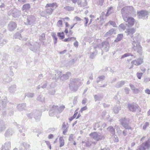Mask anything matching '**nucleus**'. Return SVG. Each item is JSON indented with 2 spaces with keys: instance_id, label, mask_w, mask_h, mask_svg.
<instances>
[{
  "instance_id": "48",
  "label": "nucleus",
  "mask_w": 150,
  "mask_h": 150,
  "mask_svg": "<svg viewBox=\"0 0 150 150\" xmlns=\"http://www.w3.org/2000/svg\"><path fill=\"white\" fill-rule=\"evenodd\" d=\"M56 112V109H54L53 108V106H52V109L51 110L49 111V115L51 116H52L54 115V112Z\"/></svg>"
},
{
  "instance_id": "60",
  "label": "nucleus",
  "mask_w": 150,
  "mask_h": 150,
  "mask_svg": "<svg viewBox=\"0 0 150 150\" xmlns=\"http://www.w3.org/2000/svg\"><path fill=\"white\" fill-rule=\"evenodd\" d=\"M149 123L148 122H146L144 125L143 126V128L145 130L146 129V127L149 126Z\"/></svg>"
},
{
  "instance_id": "52",
  "label": "nucleus",
  "mask_w": 150,
  "mask_h": 150,
  "mask_svg": "<svg viewBox=\"0 0 150 150\" xmlns=\"http://www.w3.org/2000/svg\"><path fill=\"white\" fill-rule=\"evenodd\" d=\"M97 52L96 51L92 52V53L90 55V57L91 59H93L97 54Z\"/></svg>"
},
{
  "instance_id": "9",
  "label": "nucleus",
  "mask_w": 150,
  "mask_h": 150,
  "mask_svg": "<svg viewBox=\"0 0 150 150\" xmlns=\"http://www.w3.org/2000/svg\"><path fill=\"white\" fill-rule=\"evenodd\" d=\"M8 14L9 15H11L13 17L16 18L20 16L21 14V11L19 10L14 8L10 10Z\"/></svg>"
},
{
  "instance_id": "13",
  "label": "nucleus",
  "mask_w": 150,
  "mask_h": 150,
  "mask_svg": "<svg viewBox=\"0 0 150 150\" xmlns=\"http://www.w3.org/2000/svg\"><path fill=\"white\" fill-rule=\"evenodd\" d=\"M35 114L34 118L37 121L39 120V119L41 117L42 114L38 110L36 111L34 113H31L28 115V117L30 118H32L33 117V115Z\"/></svg>"
},
{
  "instance_id": "37",
  "label": "nucleus",
  "mask_w": 150,
  "mask_h": 150,
  "mask_svg": "<svg viewBox=\"0 0 150 150\" xmlns=\"http://www.w3.org/2000/svg\"><path fill=\"white\" fill-rule=\"evenodd\" d=\"M82 143L83 144L86 145L87 147H89L91 145V141L88 140L87 141H86L84 142H83Z\"/></svg>"
},
{
  "instance_id": "22",
  "label": "nucleus",
  "mask_w": 150,
  "mask_h": 150,
  "mask_svg": "<svg viewBox=\"0 0 150 150\" xmlns=\"http://www.w3.org/2000/svg\"><path fill=\"white\" fill-rule=\"evenodd\" d=\"M26 107V104L23 103L22 104H18L17 107V109L19 111H21L25 109Z\"/></svg>"
},
{
  "instance_id": "43",
  "label": "nucleus",
  "mask_w": 150,
  "mask_h": 150,
  "mask_svg": "<svg viewBox=\"0 0 150 150\" xmlns=\"http://www.w3.org/2000/svg\"><path fill=\"white\" fill-rule=\"evenodd\" d=\"M113 8L110 7L108 10L107 12L105 14L106 16H108L113 12Z\"/></svg>"
},
{
  "instance_id": "39",
  "label": "nucleus",
  "mask_w": 150,
  "mask_h": 150,
  "mask_svg": "<svg viewBox=\"0 0 150 150\" xmlns=\"http://www.w3.org/2000/svg\"><path fill=\"white\" fill-rule=\"evenodd\" d=\"M13 38L18 39L20 40H21L22 38L21 36V34L19 33H17L15 34L13 36Z\"/></svg>"
},
{
  "instance_id": "50",
  "label": "nucleus",
  "mask_w": 150,
  "mask_h": 150,
  "mask_svg": "<svg viewBox=\"0 0 150 150\" xmlns=\"http://www.w3.org/2000/svg\"><path fill=\"white\" fill-rule=\"evenodd\" d=\"M57 35L60 38V39H63L64 38V34L63 32H62V33H58Z\"/></svg>"
},
{
  "instance_id": "33",
  "label": "nucleus",
  "mask_w": 150,
  "mask_h": 150,
  "mask_svg": "<svg viewBox=\"0 0 150 150\" xmlns=\"http://www.w3.org/2000/svg\"><path fill=\"white\" fill-rule=\"evenodd\" d=\"M51 36L52 37L54 43V44H55L57 43V37L56 34L55 33L52 32L51 33Z\"/></svg>"
},
{
  "instance_id": "12",
  "label": "nucleus",
  "mask_w": 150,
  "mask_h": 150,
  "mask_svg": "<svg viewBox=\"0 0 150 150\" xmlns=\"http://www.w3.org/2000/svg\"><path fill=\"white\" fill-rule=\"evenodd\" d=\"M133 11V7L131 6H126L122 8L121 11V12L123 16V14L124 13L126 14L127 15L126 13H128V16H129V14L132 13V12Z\"/></svg>"
},
{
  "instance_id": "45",
  "label": "nucleus",
  "mask_w": 150,
  "mask_h": 150,
  "mask_svg": "<svg viewBox=\"0 0 150 150\" xmlns=\"http://www.w3.org/2000/svg\"><path fill=\"white\" fill-rule=\"evenodd\" d=\"M54 6H56V7L57 6V3H53L52 4H47L46 6V7H51L53 8Z\"/></svg>"
},
{
  "instance_id": "59",
  "label": "nucleus",
  "mask_w": 150,
  "mask_h": 150,
  "mask_svg": "<svg viewBox=\"0 0 150 150\" xmlns=\"http://www.w3.org/2000/svg\"><path fill=\"white\" fill-rule=\"evenodd\" d=\"M143 74L142 73H137V76L139 79H141V77L143 75Z\"/></svg>"
},
{
  "instance_id": "6",
  "label": "nucleus",
  "mask_w": 150,
  "mask_h": 150,
  "mask_svg": "<svg viewBox=\"0 0 150 150\" xmlns=\"http://www.w3.org/2000/svg\"><path fill=\"white\" fill-rule=\"evenodd\" d=\"M127 15L126 14L123 13L122 17L124 21L126 22H127L129 25L130 26L133 25L134 22V19L132 17H129L128 16L127 13H126Z\"/></svg>"
},
{
  "instance_id": "28",
  "label": "nucleus",
  "mask_w": 150,
  "mask_h": 150,
  "mask_svg": "<svg viewBox=\"0 0 150 150\" xmlns=\"http://www.w3.org/2000/svg\"><path fill=\"white\" fill-rule=\"evenodd\" d=\"M114 29L112 28L107 32L104 35L105 37H108L111 35L115 31Z\"/></svg>"
},
{
  "instance_id": "16",
  "label": "nucleus",
  "mask_w": 150,
  "mask_h": 150,
  "mask_svg": "<svg viewBox=\"0 0 150 150\" xmlns=\"http://www.w3.org/2000/svg\"><path fill=\"white\" fill-rule=\"evenodd\" d=\"M29 45L30 49L34 52H36L39 48V47L38 46V44L37 42H35L32 44L30 43Z\"/></svg>"
},
{
  "instance_id": "42",
  "label": "nucleus",
  "mask_w": 150,
  "mask_h": 150,
  "mask_svg": "<svg viewBox=\"0 0 150 150\" xmlns=\"http://www.w3.org/2000/svg\"><path fill=\"white\" fill-rule=\"evenodd\" d=\"M2 105L3 107H4L6 106V104L7 101V99L6 97H5L1 100Z\"/></svg>"
},
{
  "instance_id": "20",
  "label": "nucleus",
  "mask_w": 150,
  "mask_h": 150,
  "mask_svg": "<svg viewBox=\"0 0 150 150\" xmlns=\"http://www.w3.org/2000/svg\"><path fill=\"white\" fill-rule=\"evenodd\" d=\"M138 106L137 105H134L133 104H128V108L129 110L133 112H135Z\"/></svg>"
},
{
  "instance_id": "46",
  "label": "nucleus",
  "mask_w": 150,
  "mask_h": 150,
  "mask_svg": "<svg viewBox=\"0 0 150 150\" xmlns=\"http://www.w3.org/2000/svg\"><path fill=\"white\" fill-rule=\"evenodd\" d=\"M64 8L66 10L68 11H73L74 10V8L73 7L67 6L64 7Z\"/></svg>"
},
{
  "instance_id": "25",
  "label": "nucleus",
  "mask_w": 150,
  "mask_h": 150,
  "mask_svg": "<svg viewBox=\"0 0 150 150\" xmlns=\"http://www.w3.org/2000/svg\"><path fill=\"white\" fill-rule=\"evenodd\" d=\"M16 86L13 85L9 88L8 91L10 93H13L16 91Z\"/></svg>"
},
{
  "instance_id": "47",
  "label": "nucleus",
  "mask_w": 150,
  "mask_h": 150,
  "mask_svg": "<svg viewBox=\"0 0 150 150\" xmlns=\"http://www.w3.org/2000/svg\"><path fill=\"white\" fill-rule=\"evenodd\" d=\"M35 96V94L32 93H28L25 94V96L28 98H33Z\"/></svg>"
},
{
  "instance_id": "61",
  "label": "nucleus",
  "mask_w": 150,
  "mask_h": 150,
  "mask_svg": "<svg viewBox=\"0 0 150 150\" xmlns=\"http://www.w3.org/2000/svg\"><path fill=\"white\" fill-rule=\"evenodd\" d=\"M97 3L100 5L101 6L103 5L104 0H97Z\"/></svg>"
},
{
  "instance_id": "24",
  "label": "nucleus",
  "mask_w": 150,
  "mask_h": 150,
  "mask_svg": "<svg viewBox=\"0 0 150 150\" xmlns=\"http://www.w3.org/2000/svg\"><path fill=\"white\" fill-rule=\"evenodd\" d=\"M128 26L127 24L123 23L119 25L118 28L120 30L122 31L126 29Z\"/></svg>"
},
{
  "instance_id": "62",
  "label": "nucleus",
  "mask_w": 150,
  "mask_h": 150,
  "mask_svg": "<svg viewBox=\"0 0 150 150\" xmlns=\"http://www.w3.org/2000/svg\"><path fill=\"white\" fill-rule=\"evenodd\" d=\"M62 24V21L61 20H59L57 22V25L58 27L61 26Z\"/></svg>"
},
{
  "instance_id": "54",
  "label": "nucleus",
  "mask_w": 150,
  "mask_h": 150,
  "mask_svg": "<svg viewBox=\"0 0 150 150\" xmlns=\"http://www.w3.org/2000/svg\"><path fill=\"white\" fill-rule=\"evenodd\" d=\"M47 84V82L46 81H44L42 83V85L41 88H46Z\"/></svg>"
},
{
  "instance_id": "58",
  "label": "nucleus",
  "mask_w": 150,
  "mask_h": 150,
  "mask_svg": "<svg viewBox=\"0 0 150 150\" xmlns=\"http://www.w3.org/2000/svg\"><path fill=\"white\" fill-rule=\"evenodd\" d=\"M112 135L113 136V140L115 142H118L119 140H118V138H117V136L116 135H115V134L114 135Z\"/></svg>"
},
{
  "instance_id": "63",
  "label": "nucleus",
  "mask_w": 150,
  "mask_h": 150,
  "mask_svg": "<svg viewBox=\"0 0 150 150\" xmlns=\"http://www.w3.org/2000/svg\"><path fill=\"white\" fill-rule=\"evenodd\" d=\"M87 109V108L86 106H85L83 107L80 110V112H82L83 111L86 110Z\"/></svg>"
},
{
  "instance_id": "8",
  "label": "nucleus",
  "mask_w": 150,
  "mask_h": 150,
  "mask_svg": "<svg viewBox=\"0 0 150 150\" xmlns=\"http://www.w3.org/2000/svg\"><path fill=\"white\" fill-rule=\"evenodd\" d=\"M98 47L101 49L102 51L108 52L109 49L110 45L108 42L107 41L103 42L101 44L97 46Z\"/></svg>"
},
{
  "instance_id": "19",
  "label": "nucleus",
  "mask_w": 150,
  "mask_h": 150,
  "mask_svg": "<svg viewBox=\"0 0 150 150\" xmlns=\"http://www.w3.org/2000/svg\"><path fill=\"white\" fill-rule=\"evenodd\" d=\"M15 106V105L13 103H9L8 104V112H10V115H13V108Z\"/></svg>"
},
{
  "instance_id": "41",
  "label": "nucleus",
  "mask_w": 150,
  "mask_h": 150,
  "mask_svg": "<svg viewBox=\"0 0 150 150\" xmlns=\"http://www.w3.org/2000/svg\"><path fill=\"white\" fill-rule=\"evenodd\" d=\"M46 13H47V15H51L53 11V9L52 8H48L45 10Z\"/></svg>"
},
{
  "instance_id": "51",
  "label": "nucleus",
  "mask_w": 150,
  "mask_h": 150,
  "mask_svg": "<svg viewBox=\"0 0 150 150\" xmlns=\"http://www.w3.org/2000/svg\"><path fill=\"white\" fill-rule=\"evenodd\" d=\"M94 98L95 101H96L97 100H100L103 98V97L100 96H98L95 95L94 96Z\"/></svg>"
},
{
  "instance_id": "57",
  "label": "nucleus",
  "mask_w": 150,
  "mask_h": 150,
  "mask_svg": "<svg viewBox=\"0 0 150 150\" xmlns=\"http://www.w3.org/2000/svg\"><path fill=\"white\" fill-rule=\"evenodd\" d=\"M37 100L40 101L41 102H42L44 101V99L42 97V96L41 95H40L37 98Z\"/></svg>"
},
{
  "instance_id": "15",
  "label": "nucleus",
  "mask_w": 150,
  "mask_h": 150,
  "mask_svg": "<svg viewBox=\"0 0 150 150\" xmlns=\"http://www.w3.org/2000/svg\"><path fill=\"white\" fill-rule=\"evenodd\" d=\"M17 27V24L13 21L10 22L8 24V29L10 31H12L15 30Z\"/></svg>"
},
{
  "instance_id": "40",
  "label": "nucleus",
  "mask_w": 150,
  "mask_h": 150,
  "mask_svg": "<svg viewBox=\"0 0 150 150\" xmlns=\"http://www.w3.org/2000/svg\"><path fill=\"white\" fill-rule=\"evenodd\" d=\"M30 8V5L29 4H27L24 5L23 6L22 9L24 11L25 10L28 9Z\"/></svg>"
},
{
  "instance_id": "17",
  "label": "nucleus",
  "mask_w": 150,
  "mask_h": 150,
  "mask_svg": "<svg viewBox=\"0 0 150 150\" xmlns=\"http://www.w3.org/2000/svg\"><path fill=\"white\" fill-rule=\"evenodd\" d=\"M14 130L11 128L8 129L6 131L5 134V136L6 137L8 138L12 136L14 133Z\"/></svg>"
},
{
  "instance_id": "30",
  "label": "nucleus",
  "mask_w": 150,
  "mask_h": 150,
  "mask_svg": "<svg viewBox=\"0 0 150 150\" xmlns=\"http://www.w3.org/2000/svg\"><path fill=\"white\" fill-rule=\"evenodd\" d=\"M126 83L125 81H122L118 82L115 85V87L117 88H119L122 87Z\"/></svg>"
},
{
  "instance_id": "5",
  "label": "nucleus",
  "mask_w": 150,
  "mask_h": 150,
  "mask_svg": "<svg viewBox=\"0 0 150 150\" xmlns=\"http://www.w3.org/2000/svg\"><path fill=\"white\" fill-rule=\"evenodd\" d=\"M36 19L35 17L34 16H28L24 20V23L26 25H31L35 22Z\"/></svg>"
},
{
  "instance_id": "38",
  "label": "nucleus",
  "mask_w": 150,
  "mask_h": 150,
  "mask_svg": "<svg viewBox=\"0 0 150 150\" xmlns=\"http://www.w3.org/2000/svg\"><path fill=\"white\" fill-rule=\"evenodd\" d=\"M129 56H134V58H135L136 57V56H134L131 53H126L125 54H123V55H122L121 57V59H122L125 57H127Z\"/></svg>"
},
{
  "instance_id": "27",
  "label": "nucleus",
  "mask_w": 150,
  "mask_h": 150,
  "mask_svg": "<svg viewBox=\"0 0 150 150\" xmlns=\"http://www.w3.org/2000/svg\"><path fill=\"white\" fill-rule=\"evenodd\" d=\"M120 110V106L119 105H116L114 107L113 109V111L115 113L117 114Z\"/></svg>"
},
{
  "instance_id": "34",
  "label": "nucleus",
  "mask_w": 150,
  "mask_h": 150,
  "mask_svg": "<svg viewBox=\"0 0 150 150\" xmlns=\"http://www.w3.org/2000/svg\"><path fill=\"white\" fill-rule=\"evenodd\" d=\"M2 35L0 34V47L6 43L7 42V40L5 39H2L1 36Z\"/></svg>"
},
{
  "instance_id": "2",
  "label": "nucleus",
  "mask_w": 150,
  "mask_h": 150,
  "mask_svg": "<svg viewBox=\"0 0 150 150\" xmlns=\"http://www.w3.org/2000/svg\"><path fill=\"white\" fill-rule=\"evenodd\" d=\"M82 84L81 80L79 79H71L70 80L69 87L71 91L75 92Z\"/></svg>"
},
{
  "instance_id": "7",
  "label": "nucleus",
  "mask_w": 150,
  "mask_h": 150,
  "mask_svg": "<svg viewBox=\"0 0 150 150\" xmlns=\"http://www.w3.org/2000/svg\"><path fill=\"white\" fill-rule=\"evenodd\" d=\"M121 123L122 125L125 128V129L132 130V128L128 125V123L129 122L128 119H126L125 117L122 118L119 120Z\"/></svg>"
},
{
  "instance_id": "1",
  "label": "nucleus",
  "mask_w": 150,
  "mask_h": 150,
  "mask_svg": "<svg viewBox=\"0 0 150 150\" xmlns=\"http://www.w3.org/2000/svg\"><path fill=\"white\" fill-rule=\"evenodd\" d=\"M131 38L132 49L134 51H137L139 54H142V47L139 42L140 40L139 34L137 33L134 35L132 36Z\"/></svg>"
},
{
  "instance_id": "53",
  "label": "nucleus",
  "mask_w": 150,
  "mask_h": 150,
  "mask_svg": "<svg viewBox=\"0 0 150 150\" xmlns=\"http://www.w3.org/2000/svg\"><path fill=\"white\" fill-rule=\"evenodd\" d=\"M74 138L75 137L74 134H71L70 135L68 140L69 141H72L74 140Z\"/></svg>"
},
{
  "instance_id": "11",
  "label": "nucleus",
  "mask_w": 150,
  "mask_h": 150,
  "mask_svg": "<svg viewBox=\"0 0 150 150\" xmlns=\"http://www.w3.org/2000/svg\"><path fill=\"white\" fill-rule=\"evenodd\" d=\"M150 147V139L142 144V145L137 149V150H145L148 149Z\"/></svg>"
},
{
  "instance_id": "36",
  "label": "nucleus",
  "mask_w": 150,
  "mask_h": 150,
  "mask_svg": "<svg viewBox=\"0 0 150 150\" xmlns=\"http://www.w3.org/2000/svg\"><path fill=\"white\" fill-rule=\"evenodd\" d=\"M107 129L110 132L112 135H114L115 134V129L112 126H110L107 128Z\"/></svg>"
},
{
  "instance_id": "23",
  "label": "nucleus",
  "mask_w": 150,
  "mask_h": 150,
  "mask_svg": "<svg viewBox=\"0 0 150 150\" xmlns=\"http://www.w3.org/2000/svg\"><path fill=\"white\" fill-rule=\"evenodd\" d=\"M65 108L64 106L62 105L60 107H58V106H53V108L56 109V112L58 111L59 112H61Z\"/></svg>"
},
{
  "instance_id": "44",
  "label": "nucleus",
  "mask_w": 150,
  "mask_h": 150,
  "mask_svg": "<svg viewBox=\"0 0 150 150\" xmlns=\"http://www.w3.org/2000/svg\"><path fill=\"white\" fill-rule=\"evenodd\" d=\"M105 76L104 75L100 76L98 77L96 82L97 83H99L100 81H102L104 79Z\"/></svg>"
},
{
  "instance_id": "4",
  "label": "nucleus",
  "mask_w": 150,
  "mask_h": 150,
  "mask_svg": "<svg viewBox=\"0 0 150 150\" xmlns=\"http://www.w3.org/2000/svg\"><path fill=\"white\" fill-rule=\"evenodd\" d=\"M90 136L96 141L102 140L104 138V135L103 134L96 132L91 133Z\"/></svg>"
},
{
  "instance_id": "29",
  "label": "nucleus",
  "mask_w": 150,
  "mask_h": 150,
  "mask_svg": "<svg viewBox=\"0 0 150 150\" xmlns=\"http://www.w3.org/2000/svg\"><path fill=\"white\" fill-rule=\"evenodd\" d=\"M6 127L4 122L2 120H0V132L4 130Z\"/></svg>"
},
{
  "instance_id": "64",
  "label": "nucleus",
  "mask_w": 150,
  "mask_h": 150,
  "mask_svg": "<svg viewBox=\"0 0 150 150\" xmlns=\"http://www.w3.org/2000/svg\"><path fill=\"white\" fill-rule=\"evenodd\" d=\"M47 15V13H46L45 10L42 11L41 13V16L43 17Z\"/></svg>"
},
{
  "instance_id": "18",
  "label": "nucleus",
  "mask_w": 150,
  "mask_h": 150,
  "mask_svg": "<svg viewBox=\"0 0 150 150\" xmlns=\"http://www.w3.org/2000/svg\"><path fill=\"white\" fill-rule=\"evenodd\" d=\"M11 148V142H5L2 146L1 150H10Z\"/></svg>"
},
{
  "instance_id": "55",
  "label": "nucleus",
  "mask_w": 150,
  "mask_h": 150,
  "mask_svg": "<svg viewBox=\"0 0 150 150\" xmlns=\"http://www.w3.org/2000/svg\"><path fill=\"white\" fill-rule=\"evenodd\" d=\"M23 145L25 149H28L30 146V145L24 142Z\"/></svg>"
},
{
  "instance_id": "14",
  "label": "nucleus",
  "mask_w": 150,
  "mask_h": 150,
  "mask_svg": "<svg viewBox=\"0 0 150 150\" xmlns=\"http://www.w3.org/2000/svg\"><path fill=\"white\" fill-rule=\"evenodd\" d=\"M143 62V59L139 58L137 59L133 60L131 62L132 66L129 68V69L132 68L133 67V65H134L136 66H139L141 65Z\"/></svg>"
},
{
  "instance_id": "56",
  "label": "nucleus",
  "mask_w": 150,
  "mask_h": 150,
  "mask_svg": "<svg viewBox=\"0 0 150 150\" xmlns=\"http://www.w3.org/2000/svg\"><path fill=\"white\" fill-rule=\"evenodd\" d=\"M108 23H109V24L112 25L113 27H116V25L115 23V22L114 21H110L108 22Z\"/></svg>"
},
{
  "instance_id": "10",
  "label": "nucleus",
  "mask_w": 150,
  "mask_h": 150,
  "mask_svg": "<svg viewBox=\"0 0 150 150\" xmlns=\"http://www.w3.org/2000/svg\"><path fill=\"white\" fill-rule=\"evenodd\" d=\"M138 18L143 19H147L148 13L147 11L146 10H142L137 12Z\"/></svg>"
},
{
  "instance_id": "3",
  "label": "nucleus",
  "mask_w": 150,
  "mask_h": 150,
  "mask_svg": "<svg viewBox=\"0 0 150 150\" xmlns=\"http://www.w3.org/2000/svg\"><path fill=\"white\" fill-rule=\"evenodd\" d=\"M71 75V73L67 72L64 74L62 75V73L60 71H57L56 74H53L52 79H54L56 81H57L58 79L60 78L62 80H66L69 79Z\"/></svg>"
},
{
  "instance_id": "26",
  "label": "nucleus",
  "mask_w": 150,
  "mask_h": 150,
  "mask_svg": "<svg viewBox=\"0 0 150 150\" xmlns=\"http://www.w3.org/2000/svg\"><path fill=\"white\" fill-rule=\"evenodd\" d=\"M77 3L79 6H84L86 5V2L85 0H78Z\"/></svg>"
},
{
  "instance_id": "31",
  "label": "nucleus",
  "mask_w": 150,
  "mask_h": 150,
  "mask_svg": "<svg viewBox=\"0 0 150 150\" xmlns=\"http://www.w3.org/2000/svg\"><path fill=\"white\" fill-rule=\"evenodd\" d=\"M127 32L128 34L130 36L132 35L136 31V29L134 28L128 29L127 30Z\"/></svg>"
},
{
  "instance_id": "32",
  "label": "nucleus",
  "mask_w": 150,
  "mask_h": 150,
  "mask_svg": "<svg viewBox=\"0 0 150 150\" xmlns=\"http://www.w3.org/2000/svg\"><path fill=\"white\" fill-rule=\"evenodd\" d=\"M123 37V36L122 34H118L117 35V37L115 40H114V42H117L121 40H122Z\"/></svg>"
},
{
  "instance_id": "35",
  "label": "nucleus",
  "mask_w": 150,
  "mask_h": 150,
  "mask_svg": "<svg viewBox=\"0 0 150 150\" xmlns=\"http://www.w3.org/2000/svg\"><path fill=\"white\" fill-rule=\"evenodd\" d=\"M59 141L60 142V147L63 146L64 144V141L62 137H60L59 138Z\"/></svg>"
},
{
  "instance_id": "49",
  "label": "nucleus",
  "mask_w": 150,
  "mask_h": 150,
  "mask_svg": "<svg viewBox=\"0 0 150 150\" xmlns=\"http://www.w3.org/2000/svg\"><path fill=\"white\" fill-rule=\"evenodd\" d=\"M76 39V38L74 37H71V38H65L64 40L63 41H64L65 42H69V41H71V40H75Z\"/></svg>"
},
{
  "instance_id": "21",
  "label": "nucleus",
  "mask_w": 150,
  "mask_h": 150,
  "mask_svg": "<svg viewBox=\"0 0 150 150\" xmlns=\"http://www.w3.org/2000/svg\"><path fill=\"white\" fill-rule=\"evenodd\" d=\"M4 83L10 82L12 81V78L8 76V75H4L3 76Z\"/></svg>"
}]
</instances>
